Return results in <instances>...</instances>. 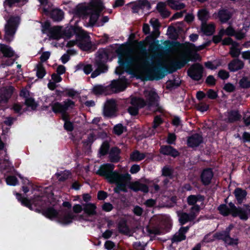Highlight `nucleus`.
I'll return each instance as SVG.
<instances>
[{"label": "nucleus", "instance_id": "28", "mask_svg": "<svg viewBox=\"0 0 250 250\" xmlns=\"http://www.w3.org/2000/svg\"><path fill=\"white\" fill-rule=\"evenodd\" d=\"M179 221L181 225H184L188 221H192L195 219L193 214H190L187 212H181L178 214Z\"/></svg>", "mask_w": 250, "mask_h": 250}, {"label": "nucleus", "instance_id": "13", "mask_svg": "<svg viewBox=\"0 0 250 250\" xmlns=\"http://www.w3.org/2000/svg\"><path fill=\"white\" fill-rule=\"evenodd\" d=\"M146 100H145V106H147V109H150L151 107H157L159 106V97L155 91H149L146 95Z\"/></svg>", "mask_w": 250, "mask_h": 250}, {"label": "nucleus", "instance_id": "23", "mask_svg": "<svg viewBox=\"0 0 250 250\" xmlns=\"http://www.w3.org/2000/svg\"><path fill=\"white\" fill-rule=\"evenodd\" d=\"M44 196L34 195L32 198L33 206L36 207V210L40 211L44 208L46 205V200L44 199Z\"/></svg>", "mask_w": 250, "mask_h": 250}, {"label": "nucleus", "instance_id": "58", "mask_svg": "<svg viewBox=\"0 0 250 250\" xmlns=\"http://www.w3.org/2000/svg\"><path fill=\"white\" fill-rule=\"evenodd\" d=\"M201 210V208L200 206L198 204L192 206L190 209V214L192 213L195 216V219L199 214Z\"/></svg>", "mask_w": 250, "mask_h": 250}, {"label": "nucleus", "instance_id": "14", "mask_svg": "<svg viewBox=\"0 0 250 250\" xmlns=\"http://www.w3.org/2000/svg\"><path fill=\"white\" fill-rule=\"evenodd\" d=\"M204 139L201 133H194L187 138V146L190 148L198 147L201 144L203 143Z\"/></svg>", "mask_w": 250, "mask_h": 250}, {"label": "nucleus", "instance_id": "4", "mask_svg": "<svg viewBox=\"0 0 250 250\" xmlns=\"http://www.w3.org/2000/svg\"><path fill=\"white\" fill-rule=\"evenodd\" d=\"M52 110L55 114L61 113L62 119L64 122L70 121V115L67 111L69 109H72L75 106V103L70 99H67L62 103L56 102L49 104Z\"/></svg>", "mask_w": 250, "mask_h": 250}, {"label": "nucleus", "instance_id": "22", "mask_svg": "<svg viewBox=\"0 0 250 250\" xmlns=\"http://www.w3.org/2000/svg\"><path fill=\"white\" fill-rule=\"evenodd\" d=\"M233 194L236 200V204L241 205L246 199L248 192L245 189L241 188H236L233 191Z\"/></svg>", "mask_w": 250, "mask_h": 250}, {"label": "nucleus", "instance_id": "59", "mask_svg": "<svg viewBox=\"0 0 250 250\" xmlns=\"http://www.w3.org/2000/svg\"><path fill=\"white\" fill-rule=\"evenodd\" d=\"M163 122V120L160 116H156L153 122L152 128L153 129L157 128Z\"/></svg>", "mask_w": 250, "mask_h": 250}, {"label": "nucleus", "instance_id": "6", "mask_svg": "<svg viewBox=\"0 0 250 250\" xmlns=\"http://www.w3.org/2000/svg\"><path fill=\"white\" fill-rule=\"evenodd\" d=\"M168 69L163 66L161 64L152 66L146 71L145 80L146 81L160 80L162 79L166 75L167 72L168 73Z\"/></svg>", "mask_w": 250, "mask_h": 250}, {"label": "nucleus", "instance_id": "42", "mask_svg": "<svg viewBox=\"0 0 250 250\" xmlns=\"http://www.w3.org/2000/svg\"><path fill=\"white\" fill-rule=\"evenodd\" d=\"M43 215L49 219L56 218L58 215V212L53 207H49L43 210Z\"/></svg>", "mask_w": 250, "mask_h": 250}, {"label": "nucleus", "instance_id": "26", "mask_svg": "<svg viewBox=\"0 0 250 250\" xmlns=\"http://www.w3.org/2000/svg\"><path fill=\"white\" fill-rule=\"evenodd\" d=\"M0 52L4 58H11L15 56V51L11 47L3 43H0Z\"/></svg>", "mask_w": 250, "mask_h": 250}, {"label": "nucleus", "instance_id": "51", "mask_svg": "<svg viewBox=\"0 0 250 250\" xmlns=\"http://www.w3.org/2000/svg\"><path fill=\"white\" fill-rule=\"evenodd\" d=\"M124 129H126V127L121 124H118L114 126L113 132L115 134L119 136L124 132Z\"/></svg>", "mask_w": 250, "mask_h": 250}, {"label": "nucleus", "instance_id": "45", "mask_svg": "<svg viewBox=\"0 0 250 250\" xmlns=\"http://www.w3.org/2000/svg\"><path fill=\"white\" fill-rule=\"evenodd\" d=\"M36 76L39 79H42L46 74V70L42 63H39L36 65Z\"/></svg>", "mask_w": 250, "mask_h": 250}, {"label": "nucleus", "instance_id": "55", "mask_svg": "<svg viewBox=\"0 0 250 250\" xmlns=\"http://www.w3.org/2000/svg\"><path fill=\"white\" fill-rule=\"evenodd\" d=\"M65 93L63 95L64 97H68L74 99L75 96L78 94V92L73 88H65Z\"/></svg>", "mask_w": 250, "mask_h": 250}, {"label": "nucleus", "instance_id": "32", "mask_svg": "<svg viewBox=\"0 0 250 250\" xmlns=\"http://www.w3.org/2000/svg\"><path fill=\"white\" fill-rule=\"evenodd\" d=\"M146 156V153H143L138 150H134L130 154V160L132 162H139L144 160Z\"/></svg>", "mask_w": 250, "mask_h": 250}, {"label": "nucleus", "instance_id": "21", "mask_svg": "<svg viewBox=\"0 0 250 250\" xmlns=\"http://www.w3.org/2000/svg\"><path fill=\"white\" fill-rule=\"evenodd\" d=\"M244 67V62L237 58L231 60L228 64V68L231 72H235L241 70Z\"/></svg>", "mask_w": 250, "mask_h": 250}, {"label": "nucleus", "instance_id": "54", "mask_svg": "<svg viewBox=\"0 0 250 250\" xmlns=\"http://www.w3.org/2000/svg\"><path fill=\"white\" fill-rule=\"evenodd\" d=\"M6 182L8 185L16 186L18 183V180L15 176L10 175L6 178Z\"/></svg>", "mask_w": 250, "mask_h": 250}, {"label": "nucleus", "instance_id": "2", "mask_svg": "<svg viewBox=\"0 0 250 250\" xmlns=\"http://www.w3.org/2000/svg\"><path fill=\"white\" fill-rule=\"evenodd\" d=\"M201 58L200 55L196 53L189 52L182 55L179 61H174L169 64V69L168 70L169 74H171L177 70L184 67L189 62H196L200 61Z\"/></svg>", "mask_w": 250, "mask_h": 250}, {"label": "nucleus", "instance_id": "27", "mask_svg": "<svg viewBox=\"0 0 250 250\" xmlns=\"http://www.w3.org/2000/svg\"><path fill=\"white\" fill-rule=\"evenodd\" d=\"M83 210L87 216H92L97 214V207L94 204L88 203L83 204Z\"/></svg>", "mask_w": 250, "mask_h": 250}, {"label": "nucleus", "instance_id": "50", "mask_svg": "<svg viewBox=\"0 0 250 250\" xmlns=\"http://www.w3.org/2000/svg\"><path fill=\"white\" fill-rule=\"evenodd\" d=\"M146 230L149 234L160 235L161 233V230L157 227L147 226L146 227Z\"/></svg>", "mask_w": 250, "mask_h": 250}, {"label": "nucleus", "instance_id": "7", "mask_svg": "<svg viewBox=\"0 0 250 250\" xmlns=\"http://www.w3.org/2000/svg\"><path fill=\"white\" fill-rule=\"evenodd\" d=\"M118 56V63L120 66L126 70V71L130 69L135 62L134 58L130 55H127L126 50L122 47H119L116 51Z\"/></svg>", "mask_w": 250, "mask_h": 250}, {"label": "nucleus", "instance_id": "40", "mask_svg": "<svg viewBox=\"0 0 250 250\" xmlns=\"http://www.w3.org/2000/svg\"><path fill=\"white\" fill-rule=\"evenodd\" d=\"M201 30L207 36L212 35L215 31V26L212 24H207V23L202 24Z\"/></svg>", "mask_w": 250, "mask_h": 250}, {"label": "nucleus", "instance_id": "48", "mask_svg": "<svg viewBox=\"0 0 250 250\" xmlns=\"http://www.w3.org/2000/svg\"><path fill=\"white\" fill-rule=\"evenodd\" d=\"M239 85L241 88L248 89L250 88V78L248 76H243L239 80Z\"/></svg>", "mask_w": 250, "mask_h": 250}, {"label": "nucleus", "instance_id": "43", "mask_svg": "<svg viewBox=\"0 0 250 250\" xmlns=\"http://www.w3.org/2000/svg\"><path fill=\"white\" fill-rule=\"evenodd\" d=\"M181 82L178 80H169L166 82V88L169 90L175 89L179 87Z\"/></svg>", "mask_w": 250, "mask_h": 250}, {"label": "nucleus", "instance_id": "52", "mask_svg": "<svg viewBox=\"0 0 250 250\" xmlns=\"http://www.w3.org/2000/svg\"><path fill=\"white\" fill-rule=\"evenodd\" d=\"M104 91V87L102 85H96L92 90V92L96 95H102Z\"/></svg>", "mask_w": 250, "mask_h": 250}, {"label": "nucleus", "instance_id": "41", "mask_svg": "<svg viewBox=\"0 0 250 250\" xmlns=\"http://www.w3.org/2000/svg\"><path fill=\"white\" fill-rule=\"evenodd\" d=\"M102 10L103 9L101 8L99 10H94L91 12L89 20V24L90 25L93 26L95 24L99 18L100 13Z\"/></svg>", "mask_w": 250, "mask_h": 250}, {"label": "nucleus", "instance_id": "33", "mask_svg": "<svg viewBox=\"0 0 250 250\" xmlns=\"http://www.w3.org/2000/svg\"><path fill=\"white\" fill-rule=\"evenodd\" d=\"M130 188L135 192L141 191L147 193L149 191V188L147 185L138 182H135L130 187Z\"/></svg>", "mask_w": 250, "mask_h": 250}, {"label": "nucleus", "instance_id": "35", "mask_svg": "<svg viewBox=\"0 0 250 250\" xmlns=\"http://www.w3.org/2000/svg\"><path fill=\"white\" fill-rule=\"evenodd\" d=\"M204 199V196L201 194L190 195L187 197V201L189 206H193L197 205V202H202Z\"/></svg>", "mask_w": 250, "mask_h": 250}, {"label": "nucleus", "instance_id": "10", "mask_svg": "<svg viewBox=\"0 0 250 250\" xmlns=\"http://www.w3.org/2000/svg\"><path fill=\"white\" fill-rule=\"evenodd\" d=\"M145 100L140 97H134L131 98V106L127 108L128 112L132 116H136L139 114V110L145 107Z\"/></svg>", "mask_w": 250, "mask_h": 250}, {"label": "nucleus", "instance_id": "53", "mask_svg": "<svg viewBox=\"0 0 250 250\" xmlns=\"http://www.w3.org/2000/svg\"><path fill=\"white\" fill-rule=\"evenodd\" d=\"M150 23H151L154 31L157 33V36L156 37L158 36L160 34L159 32V27L160 26V22L158 21L157 19H156L155 20H153L152 19H151L150 21Z\"/></svg>", "mask_w": 250, "mask_h": 250}, {"label": "nucleus", "instance_id": "11", "mask_svg": "<svg viewBox=\"0 0 250 250\" xmlns=\"http://www.w3.org/2000/svg\"><path fill=\"white\" fill-rule=\"evenodd\" d=\"M90 37L84 32L81 35H78L76 42L79 48L83 51L90 50L92 48V43L89 40Z\"/></svg>", "mask_w": 250, "mask_h": 250}, {"label": "nucleus", "instance_id": "3", "mask_svg": "<svg viewBox=\"0 0 250 250\" xmlns=\"http://www.w3.org/2000/svg\"><path fill=\"white\" fill-rule=\"evenodd\" d=\"M234 228V225L230 224L225 230L217 232L213 234L214 239L222 240L223 241L225 246L232 247H237L239 243V239L236 235H230V231Z\"/></svg>", "mask_w": 250, "mask_h": 250}, {"label": "nucleus", "instance_id": "29", "mask_svg": "<svg viewBox=\"0 0 250 250\" xmlns=\"http://www.w3.org/2000/svg\"><path fill=\"white\" fill-rule=\"evenodd\" d=\"M16 196L18 201L20 202L22 206L29 208L30 210L33 209L32 199L29 200L26 197H23L21 194L19 193H16Z\"/></svg>", "mask_w": 250, "mask_h": 250}, {"label": "nucleus", "instance_id": "5", "mask_svg": "<svg viewBox=\"0 0 250 250\" xmlns=\"http://www.w3.org/2000/svg\"><path fill=\"white\" fill-rule=\"evenodd\" d=\"M21 19L18 16H10L4 25V40L7 42L13 41L20 24Z\"/></svg>", "mask_w": 250, "mask_h": 250}, {"label": "nucleus", "instance_id": "9", "mask_svg": "<svg viewBox=\"0 0 250 250\" xmlns=\"http://www.w3.org/2000/svg\"><path fill=\"white\" fill-rule=\"evenodd\" d=\"M204 67L199 63L192 64L187 71L188 76L192 80L199 81L203 77Z\"/></svg>", "mask_w": 250, "mask_h": 250}, {"label": "nucleus", "instance_id": "19", "mask_svg": "<svg viewBox=\"0 0 250 250\" xmlns=\"http://www.w3.org/2000/svg\"><path fill=\"white\" fill-rule=\"evenodd\" d=\"M15 88L10 86L0 91V104H7L13 94Z\"/></svg>", "mask_w": 250, "mask_h": 250}, {"label": "nucleus", "instance_id": "46", "mask_svg": "<svg viewBox=\"0 0 250 250\" xmlns=\"http://www.w3.org/2000/svg\"><path fill=\"white\" fill-rule=\"evenodd\" d=\"M110 148L109 143L106 141H104L100 146L99 150V154L101 156H105L109 153Z\"/></svg>", "mask_w": 250, "mask_h": 250}, {"label": "nucleus", "instance_id": "36", "mask_svg": "<svg viewBox=\"0 0 250 250\" xmlns=\"http://www.w3.org/2000/svg\"><path fill=\"white\" fill-rule=\"evenodd\" d=\"M119 232L123 234L127 235L129 234L130 230L125 219H122L119 221L118 224Z\"/></svg>", "mask_w": 250, "mask_h": 250}, {"label": "nucleus", "instance_id": "63", "mask_svg": "<svg viewBox=\"0 0 250 250\" xmlns=\"http://www.w3.org/2000/svg\"><path fill=\"white\" fill-rule=\"evenodd\" d=\"M240 53V49L238 48H230L229 52L231 56L234 58L238 57Z\"/></svg>", "mask_w": 250, "mask_h": 250}, {"label": "nucleus", "instance_id": "49", "mask_svg": "<svg viewBox=\"0 0 250 250\" xmlns=\"http://www.w3.org/2000/svg\"><path fill=\"white\" fill-rule=\"evenodd\" d=\"M24 104L28 107H30L32 110L36 109L38 104L36 103L35 99L32 97H29L25 99Z\"/></svg>", "mask_w": 250, "mask_h": 250}, {"label": "nucleus", "instance_id": "20", "mask_svg": "<svg viewBox=\"0 0 250 250\" xmlns=\"http://www.w3.org/2000/svg\"><path fill=\"white\" fill-rule=\"evenodd\" d=\"M227 118L225 120L228 123H234L241 120L242 116L238 110H228L225 114Z\"/></svg>", "mask_w": 250, "mask_h": 250}, {"label": "nucleus", "instance_id": "39", "mask_svg": "<svg viewBox=\"0 0 250 250\" xmlns=\"http://www.w3.org/2000/svg\"><path fill=\"white\" fill-rule=\"evenodd\" d=\"M209 13L206 9H200L197 13L198 19L202 21V24L207 23L208 20Z\"/></svg>", "mask_w": 250, "mask_h": 250}, {"label": "nucleus", "instance_id": "16", "mask_svg": "<svg viewBox=\"0 0 250 250\" xmlns=\"http://www.w3.org/2000/svg\"><path fill=\"white\" fill-rule=\"evenodd\" d=\"M116 102L113 99L106 101V104L104 109V114L106 117H111L116 112Z\"/></svg>", "mask_w": 250, "mask_h": 250}, {"label": "nucleus", "instance_id": "17", "mask_svg": "<svg viewBox=\"0 0 250 250\" xmlns=\"http://www.w3.org/2000/svg\"><path fill=\"white\" fill-rule=\"evenodd\" d=\"M84 31L79 26L71 25L66 27L63 31V34L67 38H71L74 35L76 39L78 38V35H81Z\"/></svg>", "mask_w": 250, "mask_h": 250}, {"label": "nucleus", "instance_id": "57", "mask_svg": "<svg viewBox=\"0 0 250 250\" xmlns=\"http://www.w3.org/2000/svg\"><path fill=\"white\" fill-rule=\"evenodd\" d=\"M177 139L176 134L174 133H168L167 139V143L169 145H175Z\"/></svg>", "mask_w": 250, "mask_h": 250}, {"label": "nucleus", "instance_id": "64", "mask_svg": "<svg viewBox=\"0 0 250 250\" xmlns=\"http://www.w3.org/2000/svg\"><path fill=\"white\" fill-rule=\"evenodd\" d=\"M223 89L227 92H232L235 91V86L230 83H226Z\"/></svg>", "mask_w": 250, "mask_h": 250}, {"label": "nucleus", "instance_id": "24", "mask_svg": "<svg viewBox=\"0 0 250 250\" xmlns=\"http://www.w3.org/2000/svg\"><path fill=\"white\" fill-rule=\"evenodd\" d=\"M189 229V226L181 227L179 230V234L173 235L171 239L172 242H179L185 240L186 239L185 234L188 232Z\"/></svg>", "mask_w": 250, "mask_h": 250}, {"label": "nucleus", "instance_id": "1", "mask_svg": "<svg viewBox=\"0 0 250 250\" xmlns=\"http://www.w3.org/2000/svg\"><path fill=\"white\" fill-rule=\"evenodd\" d=\"M114 166L111 164H106L102 165L97 174L104 177L110 184H115L116 187L113 190L115 193L119 194L121 191L126 192L127 188L126 182L130 180L131 176L128 173H120L117 171H114Z\"/></svg>", "mask_w": 250, "mask_h": 250}, {"label": "nucleus", "instance_id": "18", "mask_svg": "<svg viewBox=\"0 0 250 250\" xmlns=\"http://www.w3.org/2000/svg\"><path fill=\"white\" fill-rule=\"evenodd\" d=\"M161 154L176 158L180 155L179 152L170 145H162L159 150Z\"/></svg>", "mask_w": 250, "mask_h": 250}, {"label": "nucleus", "instance_id": "47", "mask_svg": "<svg viewBox=\"0 0 250 250\" xmlns=\"http://www.w3.org/2000/svg\"><path fill=\"white\" fill-rule=\"evenodd\" d=\"M173 169L167 166H164L162 169V175L163 176L168 177L170 179H173Z\"/></svg>", "mask_w": 250, "mask_h": 250}, {"label": "nucleus", "instance_id": "44", "mask_svg": "<svg viewBox=\"0 0 250 250\" xmlns=\"http://www.w3.org/2000/svg\"><path fill=\"white\" fill-rule=\"evenodd\" d=\"M167 4L173 9L181 10L185 7V5L183 3H178V1L175 0H167Z\"/></svg>", "mask_w": 250, "mask_h": 250}, {"label": "nucleus", "instance_id": "15", "mask_svg": "<svg viewBox=\"0 0 250 250\" xmlns=\"http://www.w3.org/2000/svg\"><path fill=\"white\" fill-rule=\"evenodd\" d=\"M213 175L212 168L210 167L204 168L200 174V180L202 184L205 186L209 185L211 183Z\"/></svg>", "mask_w": 250, "mask_h": 250}, {"label": "nucleus", "instance_id": "30", "mask_svg": "<svg viewBox=\"0 0 250 250\" xmlns=\"http://www.w3.org/2000/svg\"><path fill=\"white\" fill-rule=\"evenodd\" d=\"M155 38L152 35H149L146 38L147 42H152L149 46V50L152 52H154L159 50L160 47H161V45L159 44V41H155ZM161 47H162L161 46Z\"/></svg>", "mask_w": 250, "mask_h": 250}, {"label": "nucleus", "instance_id": "8", "mask_svg": "<svg viewBox=\"0 0 250 250\" xmlns=\"http://www.w3.org/2000/svg\"><path fill=\"white\" fill-rule=\"evenodd\" d=\"M42 13L46 16H49L50 18L55 21H60L64 18V12L59 9H52V4L49 2L47 5L43 6Z\"/></svg>", "mask_w": 250, "mask_h": 250}, {"label": "nucleus", "instance_id": "60", "mask_svg": "<svg viewBox=\"0 0 250 250\" xmlns=\"http://www.w3.org/2000/svg\"><path fill=\"white\" fill-rule=\"evenodd\" d=\"M220 65V62H217L216 64L213 63L211 61H208L205 63V66L206 68L210 70H214L216 69Z\"/></svg>", "mask_w": 250, "mask_h": 250}, {"label": "nucleus", "instance_id": "31", "mask_svg": "<svg viewBox=\"0 0 250 250\" xmlns=\"http://www.w3.org/2000/svg\"><path fill=\"white\" fill-rule=\"evenodd\" d=\"M218 18L222 23H226L231 18V14L227 9H221L218 12Z\"/></svg>", "mask_w": 250, "mask_h": 250}, {"label": "nucleus", "instance_id": "61", "mask_svg": "<svg viewBox=\"0 0 250 250\" xmlns=\"http://www.w3.org/2000/svg\"><path fill=\"white\" fill-rule=\"evenodd\" d=\"M87 10V8L85 6H77L75 9V13L76 15L80 16L84 15L86 13Z\"/></svg>", "mask_w": 250, "mask_h": 250}, {"label": "nucleus", "instance_id": "37", "mask_svg": "<svg viewBox=\"0 0 250 250\" xmlns=\"http://www.w3.org/2000/svg\"><path fill=\"white\" fill-rule=\"evenodd\" d=\"M75 215H73L71 212H68L67 214L58 217V221L63 225H68L72 222L74 219Z\"/></svg>", "mask_w": 250, "mask_h": 250}, {"label": "nucleus", "instance_id": "62", "mask_svg": "<svg viewBox=\"0 0 250 250\" xmlns=\"http://www.w3.org/2000/svg\"><path fill=\"white\" fill-rule=\"evenodd\" d=\"M229 73L225 70L221 69L219 71L218 76L222 80H225L229 77Z\"/></svg>", "mask_w": 250, "mask_h": 250}, {"label": "nucleus", "instance_id": "25", "mask_svg": "<svg viewBox=\"0 0 250 250\" xmlns=\"http://www.w3.org/2000/svg\"><path fill=\"white\" fill-rule=\"evenodd\" d=\"M121 153L120 149L117 147H112L109 152V159L111 163H117L120 160V154Z\"/></svg>", "mask_w": 250, "mask_h": 250}, {"label": "nucleus", "instance_id": "38", "mask_svg": "<svg viewBox=\"0 0 250 250\" xmlns=\"http://www.w3.org/2000/svg\"><path fill=\"white\" fill-rule=\"evenodd\" d=\"M28 0H5L3 2V5L5 7L6 6L11 8L13 6H20L25 4Z\"/></svg>", "mask_w": 250, "mask_h": 250}, {"label": "nucleus", "instance_id": "56", "mask_svg": "<svg viewBox=\"0 0 250 250\" xmlns=\"http://www.w3.org/2000/svg\"><path fill=\"white\" fill-rule=\"evenodd\" d=\"M95 63L97 69L99 70L104 71L103 73H104L107 70L108 67L105 64L106 62H102L101 61H96Z\"/></svg>", "mask_w": 250, "mask_h": 250}, {"label": "nucleus", "instance_id": "12", "mask_svg": "<svg viewBox=\"0 0 250 250\" xmlns=\"http://www.w3.org/2000/svg\"><path fill=\"white\" fill-rule=\"evenodd\" d=\"M113 93H119L124 91L127 87V80L125 78L114 80L108 86Z\"/></svg>", "mask_w": 250, "mask_h": 250}, {"label": "nucleus", "instance_id": "34", "mask_svg": "<svg viewBox=\"0 0 250 250\" xmlns=\"http://www.w3.org/2000/svg\"><path fill=\"white\" fill-rule=\"evenodd\" d=\"M48 36L53 40H58L61 39L62 33L60 27L55 26L52 27L48 33Z\"/></svg>", "mask_w": 250, "mask_h": 250}]
</instances>
